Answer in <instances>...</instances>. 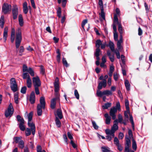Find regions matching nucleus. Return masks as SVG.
<instances>
[{
  "label": "nucleus",
  "instance_id": "36",
  "mask_svg": "<svg viewBox=\"0 0 152 152\" xmlns=\"http://www.w3.org/2000/svg\"><path fill=\"white\" fill-rule=\"evenodd\" d=\"M22 77L23 79H26L27 78V79L30 78V77L29 75V74L27 72H25L23 73L22 75Z\"/></svg>",
  "mask_w": 152,
  "mask_h": 152
},
{
  "label": "nucleus",
  "instance_id": "54",
  "mask_svg": "<svg viewBox=\"0 0 152 152\" xmlns=\"http://www.w3.org/2000/svg\"><path fill=\"white\" fill-rule=\"evenodd\" d=\"M113 52H114L115 53L117 58L120 59V56L118 50H115V51Z\"/></svg>",
  "mask_w": 152,
  "mask_h": 152
},
{
  "label": "nucleus",
  "instance_id": "10",
  "mask_svg": "<svg viewBox=\"0 0 152 152\" xmlns=\"http://www.w3.org/2000/svg\"><path fill=\"white\" fill-rule=\"evenodd\" d=\"M107 85L106 80L104 79L103 80L98 82V90L100 91L102 88H105Z\"/></svg>",
  "mask_w": 152,
  "mask_h": 152
},
{
  "label": "nucleus",
  "instance_id": "4",
  "mask_svg": "<svg viewBox=\"0 0 152 152\" xmlns=\"http://www.w3.org/2000/svg\"><path fill=\"white\" fill-rule=\"evenodd\" d=\"M54 86L55 88L54 91L55 92L56 100H59V94L58 93L59 90V80L58 77H56L55 82L54 83Z\"/></svg>",
  "mask_w": 152,
  "mask_h": 152
},
{
  "label": "nucleus",
  "instance_id": "20",
  "mask_svg": "<svg viewBox=\"0 0 152 152\" xmlns=\"http://www.w3.org/2000/svg\"><path fill=\"white\" fill-rule=\"evenodd\" d=\"M15 37V30L14 28H12V32L11 36V40L12 42H13Z\"/></svg>",
  "mask_w": 152,
  "mask_h": 152
},
{
  "label": "nucleus",
  "instance_id": "50",
  "mask_svg": "<svg viewBox=\"0 0 152 152\" xmlns=\"http://www.w3.org/2000/svg\"><path fill=\"white\" fill-rule=\"evenodd\" d=\"M114 143L116 145H118L119 144V141L118 138L116 137H114Z\"/></svg>",
  "mask_w": 152,
  "mask_h": 152
},
{
  "label": "nucleus",
  "instance_id": "52",
  "mask_svg": "<svg viewBox=\"0 0 152 152\" xmlns=\"http://www.w3.org/2000/svg\"><path fill=\"white\" fill-rule=\"evenodd\" d=\"M125 105L127 110H129V102L127 100H126L125 101Z\"/></svg>",
  "mask_w": 152,
  "mask_h": 152
},
{
  "label": "nucleus",
  "instance_id": "27",
  "mask_svg": "<svg viewBox=\"0 0 152 152\" xmlns=\"http://www.w3.org/2000/svg\"><path fill=\"white\" fill-rule=\"evenodd\" d=\"M109 46L112 51L113 52L115 51L114 44L112 42L110 41L109 42Z\"/></svg>",
  "mask_w": 152,
  "mask_h": 152
},
{
  "label": "nucleus",
  "instance_id": "31",
  "mask_svg": "<svg viewBox=\"0 0 152 152\" xmlns=\"http://www.w3.org/2000/svg\"><path fill=\"white\" fill-rule=\"evenodd\" d=\"M101 148L102 149V152H110V148L108 147H102Z\"/></svg>",
  "mask_w": 152,
  "mask_h": 152
},
{
  "label": "nucleus",
  "instance_id": "34",
  "mask_svg": "<svg viewBox=\"0 0 152 152\" xmlns=\"http://www.w3.org/2000/svg\"><path fill=\"white\" fill-rule=\"evenodd\" d=\"M102 42L101 40H97L96 43V46L97 48H99L100 46L102 45Z\"/></svg>",
  "mask_w": 152,
  "mask_h": 152
},
{
  "label": "nucleus",
  "instance_id": "43",
  "mask_svg": "<svg viewBox=\"0 0 152 152\" xmlns=\"http://www.w3.org/2000/svg\"><path fill=\"white\" fill-rule=\"evenodd\" d=\"M31 130L29 128H27L26 130V136L30 135L31 134Z\"/></svg>",
  "mask_w": 152,
  "mask_h": 152
},
{
  "label": "nucleus",
  "instance_id": "51",
  "mask_svg": "<svg viewBox=\"0 0 152 152\" xmlns=\"http://www.w3.org/2000/svg\"><path fill=\"white\" fill-rule=\"evenodd\" d=\"M93 126L95 129H97L98 128V126L97 125L96 123L94 121H92Z\"/></svg>",
  "mask_w": 152,
  "mask_h": 152
},
{
  "label": "nucleus",
  "instance_id": "41",
  "mask_svg": "<svg viewBox=\"0 0 152 152\" xmlns=\"http://www.w3.org/2000/svg\"><path fill=\"white\" fill-rule=\"evenodd\" d=\"M17 121H19L20 123L23 122H25L23 119L21 118L20 115H17L16 117Z\"/></svg>",
  "mask_w": 152,
  "mask_h": 152
},
{
  "label": "nucleus",
  "instance_id": "12",
  "mask_svg": "<svg viewBox=\"0 0 152 152\" xmlns=\"http://www.w3.org/2000/svg\"><path fill=\"white\" fill-rule=\"evenodd\" d=\"M13 18L15 20L17 18L18 15V8L16 5L13 6V8L12 10Z\"/></svg>",
  "mask_w": 152,
  "mask_h": 152
},
{
  "label": "nucleus",
  "instance_id": "60",
  "mask_svg": "<svg viewBox=\"0 0 152 152\" xmlns=\"http://www.w3.org/2000/svg\"><path fill=\"white\" fill-rule=\"evenodd\" d=\"M130 146L126 145L125 147V152H131L132 150H129V147Z\"/></svg>",
  "mask_w": 152,
  "mask_h": 152
},
{
  "label": "nucleus",
  "instance_id": "53",
  "mask_svg": "<svg viewBox=\"0 0 152 152\" xmlns=\"http://www.w3.org/2000/svg\"><path fill=\"white\" fill-rule=\"evenodd\" d=\"M24 48L23 46H21L20 47V49L19 50V55L20 56H22V53L24 52Z\"/></svg>",
  "mask_w": 152,
  "mask_h": 152
},
{
  "label": "nucleus",
  "instance_id": "8",
  "mask_svg": "<svg viewBox=\"0 0 152 152\" xmlns=\"http://www.w3.org/2000/svg\"><path fill=\"white\" fill-rule=\"evenodd\" d=\"M14 109L11 103L9 104L7 110L5 111V115L6 117H11L13 113Z\"/></svg>",
  "mask_w": 152,
  "mask_h": 152
},
{
  "label": "nucleus",
  "instance_id": "1",
  "mask_svg": "<svg viewBox=\"0 0 152 152\" xmlns=\"http://www.w3.org/2000/svg\"><path fill=\"white\" fill-rule=\"evenodd\" d=\"M40 104L37 105V114L38 116H41L42 114V109H44L45 107V101L44 97H41L40 99Z\"/></svg>",
  "mask_w": 152,
  "mask_h": 152
},
{
  "label": "nucleus",
  "instance_id": "30",
  "mask_svg": "<svg viewBox=\"0 0 152 152\" xmlns=\"http://www.w3.org/2000/svg\"><path fill=\"white\" fill-rule=\"evenodd\" d=\"M28 72L31 76H34V72L33 69L31 67H29L28 69Z\"/></svg>",
  "mask_w": 152,
  "mask_h": 152
},
{
  "label": "nucleus",
  "instance_id": "28",
  "mask_svg": "<svg viewBox=\"0 0 152 152\" xmlns=\"http://www.w3.org/2000/svg\"><path fill=\"white\" fill-rule=\"evenodd\" d=\"M113 23L117 24L118 25L119 24H121L119 23L117 16L116 14H115L113 18Z\"/></svg>",
  "mask_w": 152,
  "mask_h": 152
},
{
  "label": "nucleus",
  "instance_id": "14",
  "mask_svg": "<svg viewBox=\"0 0 152 152\" xmlns=\"http://www.w3.org/2000/svg\"><path fill=\"white\" fill-rule=\"evenodd\" d=\"M35 96L34 92H31L30 97L29 101L31 104H33L35 103Z\"/></svg>",
  "mask_w": 152,
  "mask_h": 152
},
{
  "label": "nucleus",
  "instance_id": "64",
  "mask_svg": "<svg viewBox=\"0 0 152 152\" xmlns=\"http://www.w3.org/2000/svg\"><path fill=\"white\" fill-rule=\"evenodd\" d=\"M114 38L115 41L118 40V35L116 32H114Z\"/></svg>",
  "mask_w": 152,
  "mask_h": 152
},
{
  "label": "nucleus",
  "instance_id": "3",
  "mask_svg": "<svg viewBox=\"0 0 152 152\" xmlns=\"http://www.w3.org/2000/svg\"><path fill=\"white\" fill-rule=\"evenodd\" d=\"M33 114V113L32 112H31L28 114V126L31 129L32 134L34 135L35 132V126L34 124L33 123H31V122L32 119Z\"/></svg>",
  "mask_w": 152,
  "mask_h": 152
},
{
  "label": "nucleus",
  "instance_id": "45",
  "mask_svg": "<svg viewBox=\"0 0 152 152\" xmlns=\"http://www.w3.org/2000/svg\"><path fill=\"white\" fill-rule=\"evenodd\" d=\"M18 94L17 93H15L14 95V100L16 104L18 103Z\"/></svg>",
  "mask_w": 152,
  "mask_h": 152
},
{
  "label": "nucleus",
  "instance_id": "6",
  "mask_svg": "<svg viewBox=\"0 0 152 152\" xmlns=\"http://www.w3.org/2000/svg\"><path fill=\"white\" fill-rule=\"evenodd\" d=\"M10 88L12 90L15 92L18 90V86L15 79L12 78L10 80Z\"/></svg>",
  "mask_w": 152,
  "mask_h": 152
},
{
  "label": "nucleus",
  "instance_id": "19",
  "mask_svg": "<svg viewBox=\"0 0 152 152\" xmlns=\"http://www.w3.org/2000/svg\"><path fill=\"white\" fill-rule=\"evenodd\" d=\"M23 12L25 14H26L28 12V10L27 3L26 2H25L23 4Z\"/></svg>",
  "mask_w": 152,
  "mask_h": 152
},
{
  "label": "nucleus",
  "instance_id": "44",
  "mask_svg": "<svg viewBox=\"0 0 152 152\" xmlns=\"http://www.w3.org/2000/svg\"><path fill=\"white\" fill-rule=\"evenodd\" d=\"M8 28L7 27H5L3 37H7Z\"/></svg>",
  "mask_w": 152,
  "mask_h": 152
},
{
  "label": "nucleus",
  "instance_id": "55",
  "mask_svg": "<svg viewBox=\"0 0 152 152\" xmlns=\"http://www.w3.org/2000/svg\"><path fill=\"white\" fill-rule=\"evenodd\" d=\"M26 86L23 87L21 90V92L23 94H25L26 93Z\"/></svg>",
  "mask_w": 152,
  "mask_h": 152
},
{
  "label": "nucleus",
  "instance_id": "47",
  "mask_svg": "<svg viewBox=\"0 0 152 152\" xmlns=\"http://www.w3.org/2000/svg\"><path fill=\"white\" fill-rule=\"evenodd\" d=\"M87 19H85L83 20L81 26L82 28L85 30L84 26L87 23Z\"/></svg>",
  "mask_w": 152,
  "mask_h": 152
},
{
  "label": "nucleus",
  "instance_id": "2",
  "mask_svg": "<svg viewBox=\"0 0 152 152\" xmlns=\"http://www.w3.org/2000/svg\"><path fill=\"white\" fill-rule=\"evenodd\" d=\"M22 39L21 30L20 28H18L16 33L15 46L16 48H18L20 46Z\"/></svg>",
  "mask_w": 152,
  "mask_h": 152
},
{
  "label": "nucleus",
  "instance_id": "13",
  "mask_svg": "<svg viewBox=\"0 0 152 152\" xmlns=\"http://www.w3.org/2000/svg\"><path fill=\"white\" fill-rule=\"evenodd\" d=\"M114 124L112 127L111 129L115 132L118 129V119H116L113 122Z\"/></svg>",
  "mask_w": 152,
  "mask_h": 152
},
{
  "label": "nucleus",
  "instance_id": "22",
  "mask_svg": "<svg viewBox=\"0 0 152 152\" xmlns=\"http://www.w3.org/2000/svg\"><path fill=\"white\" fill-rule=\"evenodd\" d=\"M25 122H23L20 123L19 124V127L20 129L22 131H24L25 129V127L24 125Z\"/></svg>",
  "mask_w": 152,
  "mask_h": 152
},
{
  "label": "nucleus",
  "instance_id": "33",
  "mask_svg": "<svg viewBox=\"0 0 152 152\" xmlns=\"http://www.w3.org/2000/svg\"><path fill=\"white\" fill-rule=\"evenodd\" d=\"M129 117H130V118H129L130 121L132 124V128H133V129L134 130V122L133 121V117H132V115H130V114L129 115Z\"/></svg>",
  "mask_w": 152,
  "mask_h": 152
},
{
  "label": "nucleus",
  "instance_id": "62",
  "mask_svg": "<svg viewBox=\"0 0 152 152\" xmlns=\"http://www.w3.org/2000/svg\"><path fill=\"white\" fill-rule=\"evenodd\" d=\"M39 87H34L35 93L37 95L39 94L40 93L39 89Z\"/></svg>",
  "mask_w": 152,
  "mask_h": 152
},
{
  "label": "nucleus",
  "instance_id": "38",
  "mask_svg": "<svg viewBox=\"0 0 152 152\" xmlns=\"http://www.w3.org/2000/svg\"><path fill=\"white\" fill-rule=\"evenodd\" d=\"M118 26V31L120 34V35H122V34H123V32L121 25V24H119Z\"/></svg>",
  "mask_w": 152,
  "mask_h": 152
},
{
  "label": "nucleus",
  "instance_id": "59",
  "mask_svg": "<svg viewBox=\"0 0 152 152\" xmlns=\"http://www.w3.org/2000/svg\"><path fill=\"white\" fill-rule=\"evenodd\" d=\"M100 51V50L99 48H96V49L95 52V56L96 55H99V52Z\"/></svg>",
  "mask_w": 152,
  "mask_h": 152
},
{
  "label": "nucleus",
  "instance_id": "25",
  "mask_svg": "<svg viewBox=\"0 0 152 152\" xmlns=\"http://www.w3.org/2000/svg\"><path fill=\"white\" fill-rule=\"evenodd\" d=\"M26 84L28 88H30L31 87L32 85V81L30 77L28 78L27 79Z\"/></svg>",
  "mask_w": 152,
  "mask_h": 152
},
{
  "label": "nucleus",
  "instance_id": "18",
  "mask_svg": "<svg viewBox=\"0 0 152 152\" xmlns=\"http://www.w3.org/2000/svg\"><path fill=\"white\" fill-rule=\"evenodd\" d=\"M18 21L20 26H22L23 25L24 22L22 15L21 14L19 15Z\"/></svg>",
  "mask_w": 152,
  "mask_h": 152
},
{
  "label": "nucleus",
  "instance_id": "26",
  "mask_svg": "<svg viewBox=\"0 0 152 152\" xmlns=\"http://www.w3.org/2000/svg\"><path fill=\"white\" fill-rule=\"evenodd\" d=\"M55 122L58 127H61V122L58 118L56 117V118Z\"/></svg>",
  "mask_w": 152,
  "mask_h": 152
},
{
  "label": "nucleus",
  "instance_id": "56",
  "mask_svg": "<svg viewBox=\"0 0 152 152\" xmlns=\"http://www.w3.org/2000/svg\"><path fill=\"white\" fill-rule=\"evenodd\" d=\"M131 141L130 139L128 138H126V145L130 146L131 145Z\"/></svg>",
  "mask_w": 152,
  "mask_h": 152
},
{
  "label": "nucleus",
  "instance_id": "63",
  "mask_svg": "<svg viewBox=\"0 0 152 152\" xmlns=\"http://www.w3.org/2000/svg\"><path fill=\"white\" fill-rule=\"evenodd\" d=\"M114 79L115 81H117L119 77V75L117 74H114L113 75Z\"/></svg>",
  "mask_w": 152,
  "mask_h": 152
},
{
  "label": "nucleus",
  "instance_id": "7",
  "mask_svg": "<svg viewBox=\"0 0 152 152\" xmlns=\"http://www.w3.org/2000/svg\"><path fill=\"white\" fill-rule=\"evenodd\" d=\"M12 6L10 4L7 3H4L2 7V11L4 14H7L8 12L11 11Z\"/></svg>",
  "mask_w": 152,
  "mask_h": 152
},
{
  "label": "nucleus",
  "instance_id": "21",
  "mask_svg": "<svg viewBox=\"0 0 152 152\" xmlns=\"http://www.w3.org/2000/svg\"><path fill=\"white\" fill-rule=\"evenodd\" d=\"M56 98H53L51 102V107L52 109H54L55 108L56 104Z\"/></svg>",
  "mask_w": 152,
  "mask_h": 152
},
{
  "label": "nucleus",
  "instance_id": "57",
  "mask_svg": "<svg viewBox=\"0 0 152 152\" xmlns=\"http://www.w3.org/2000/svg\"><path fill=\"white\" fill-rule=\"evenodd\" d=\"M28 67L26 65H23V72H27L28 71Z\"/></svg>",
  "mask_w": 152,
  "mask_h": 152
},
{
  "label": "nucleus",
  "instance_id": "40",
  "mask_svg": "<svg viewBox=\"0 0 152 152\" xmlns=\"http://www.w3.org/2000/svg\"><path fill=\"white\" fill-rule=\"evenodd\" d=\"M18 147L21 149H23L24 147V142L23 140H21L18 143Z\"/></svg>",
  "mask_w": 152,
  "mask_h": 152
},
{
  "label": "nucleus",
  "instance_id": "35",
  "mask_svg": "<svg viewBox=\"0 0 152 152\" xmlns=\"http://www.w3.org/2000/svg\"><path fill=\"white\" fill-rule=\"evenodd\" d=\"M13 140L14 142L16 143H18L22 140L20 137H14L13 138Z\"/></svg>",
  "mask_w": 152,
  "mask_h": 152
},
{
  "label": "nucleus",
  "instance_id": "15",
  "mask_svg": "<svg viewBox=\"0 0 152 152\" xmlns=\"http://www.w3.org/2000/svg\"><path fill=\"white\" fill-rule=\"evenodd\" d=\"M55 115H57L59 119H60L62 118L63 115L62 110L61 109H58L57 110L56 114H55Z\"/></svg>",
  "mask_w": 152,
  "mask_h": 152
},
{
  "label": "nucleus",
  "instance_id": "5",
  "mask_svg": "<svg viewBox=\"0 0 152 152\" xmlns=\"http://www.w3.org/2000/svg\"><path fill=\"white\" fill-rule=\"evenodd\" d=\"M112 93L111 91L109 90H106L102 91L99 90H97L96 94L97 96L101 97L104 95L108 96L109 95H112Z\"/></svg>",
  "mask_w": 152,
  "mask_h": 152
},
{
  "label": "nucleus",
  "instance_id": "11",
  "mask_svg": "<svg viewBox=\"0 0 152 152\" xmlns=\"http://www.w3.org/2000/svg\"><path fill=\"white\" fill-rule=\"evenodd\" d=\"M117 109L115 107H112L110 109V114L113 120H115L116 118V116L115 114L117 113Z\"/></svg>",
  "mask_w": 152,
  "mask_h": 152
},
{
  "label": "nucleus",
  "instance_id": "58",
  "mask_svg": "<svg viewBox=\"0 0 152 152\" xmlns=\"http://www.w3.org/2000/svg\"><path fill=\"white\" fill-rule=\"evenodd\" d=\"M123 42V37L122 35H120L119 40L118 41L117 44H121Z\"/></svg>",
  "mask_w": 152,
  "mask_h": 152
},
{
  "label": "nucleus",
  "instance_id": "61",
  "mask_svg": "<svg viewBox=\"0 0 152 152\" xmlns=\"http://www.w3.org/2000/svg\"><path fill=\"white\" fill-rule=\"evenodd\" d=\"M129 113V110L128 111L126 110V111H125L124 112V115L127 119H128L129 118V116L128 115V114Z\"/></svg>",
  "mask_w": 152,
  "mask_h": 152
},
{
  "label": "nucleus",
  "instance_id": "24",
  "mask_svg": "<svg viewBox=\"0 0 152 152\" xmlns=\"http://www.w3.org/2000/svg\"><path fill=\"white\" fill-rule=\"evenodd\" d=\"M125 85L126 90L128 91H129L130 90V85L128 80H125Z\"/></svg>",
  "mask_w": 152,
  "mask_h": 152
},
{
  "label": "nucleus",
  "instance_id": "46",
  "mask_svg": "<svg viewBox=\"0 0 152 152\" xmlns=\"http://www.w3.org/2000/svg\"><path fill=\"white\" fill-rule=\"evenodd\" d=\"M74 95L76 98V99H79V95L78 93V92L77 90L75 89L74 91Z\"/></svg>",
  "mask_w": 152,
  "mask_h": 152
},
{
  "label": "nucleus",
  "instance_id": "29",
  "mask_svg": "<svg viewBox=\"0 0 152 152\" xmlns=\"http://www.w3.org/2000/svg\"><path fill=\"white\" fill-rule=\"evenodd\" d=\"M111 105V104L110 103L107 102L104 104L102 106V107L103 109H107L108 108L110 107Z\"/></svg>",
  "mask_w": 152,
  "mask_h": 152
},
{
  "label": "nucleus",
  "instance_id": "9",
  "mask_svg": "<svg viewBox=\"0 0 152 152\" xmlns=\"http://www.w3.org/2000/svg\"><path fill=\"white\" fill-rule=\"evenodd\" d=\"M32 81L34 87H40L41 86V81L38 76L33 77Z\"/></svg>",
  "mask_w": 152,
  "mask_h": 152
},
{
  "label": "nucleus",
  "instance_id": "48",
  "mask_svg": "<svg viewBox=\"0 0 152 152\" xmlns=\"http://www.w3.org/2000/svg\"><path fill=\"white\" fill-rule=\"evenodd\" d=\"M118 122L122 124L123 120V118L121 114H119L118 116Z\"/></svg>",
  "mask_w": 152,
  "mask_h": 152
},
{
  "label": "nucleus",
  "instance_id": "49",
  "mask_svg": "<svg viewBox=\"0 0 152 152\" xmlns=\"http://www.w3.org/2000/svg\"><path fill=\"white\" fill-rule=\"evenodd\" d=\"M62 62L63 64L65 65L66 67H68L69 66V65L67 63V62L64 58H63L62 59Z\"/></svg>",
  "mask_w": 152,
  "mask_h": 152
},
{
  "label": "nucleus",
  "instance_id": "42",
  "mask_svg": "<svg viewBox=\"0 0 152 152\" xmlns=\"http://www.w3.org/2000/svg\"><path fill=\"white\" fill-rule=\"evenodd\" d=\"M61 7H58L57 10V13L58 17L60 18L61 16Z\"/></svg>",
  "mask_w": 152,
  "mask_h": 152
},
{
  "label": "nucleus",
  "instance_id": "32",
  "mask_svg": "<svg viewBox=\"0 0 152 152\" xmlns=\"http://www.w3.org/2000/svg\"><path fill=\"white\" fill-rule=\"evenodd\" d=\"M132 148L134 151H136L137 148V144L135 141L133 139L132 143Z\"/></svg>",
  "mask_w": 152,
  "mask_h": 152
},
{
  "label": "nucleus",
  "instance_id": "37",
  "mask_svg": "<svg viewBox=\"0 0 152 152\" xmlns=\"http://www.w3.org/2000/svg\"><path fill=\"white\" fill-rule=\"evenodd\" d=\"M40 67V73L42 75H44L45 74V69L44 66L42 65L39 66Z\"/></svg>",
  "mask_w": 152,
  "mask_h": 152
},
{
  "label": "nucleus",
  "instance_id": "17",
  "mask_svg": "<svg viewBox=\"0 0 152 152\" xmlns=\"http://www.w3.org/2000/svg\"><path fill=\"white\" fill-rule=\"evenodd\" d=\"M104 116L106 118L105 122L106 124H109L110 123L111 118L109 115L108 113H106L104 115Z\"/></svg>",
  "mask_w": 152,
  "mask_h": 152
},
{
  "label": "nucleus",
  "instance_id": "23",
  "mask_svg": "<svg viewBox=\"0 0 152 152\" xmlns=\"http://www.w3.org/2000/svg\"><path fill=\"white\" fill-rule=\"evenodd\" d=\"M4 16L3 15L1 16L0 20V26L1 28H3L4 27Z\"/></svg>",
  "mask_w": 152,
  "mask_h": 152
},
{
  "label": "nucleus",
  "instance_id": "39",
  "mask_svg": "<svg viewBox=\"0 0 152 152\" xmlns=\"http://www.w3.org/2000/svg\"><path fill=\"white\" fill-rule=\"evenodd\" d=\"M99 15L103 20L105 19V14L104 12L103 9L102 8L101 9V12L99 14Z\"/></svg>",
  "mask_w": 152,
  "mask_h": 152
},
{
  "label": "nucleus",
  "instance_id": "16",
  "mask_svg": "<svg viewBox=\"0 0 152 152\" xmlns=\"http://www.w3.org/2000/svg\"><path fill=\"white\" fill-rule=\"evenodd\" d=\"M115 132L111 129V130L109 129H106L105 130V133L107 135H109L112 136V137H114Z\"/></svg>",
  "mask_w": 152,
  "mask_h": 152
}]
</instances>
